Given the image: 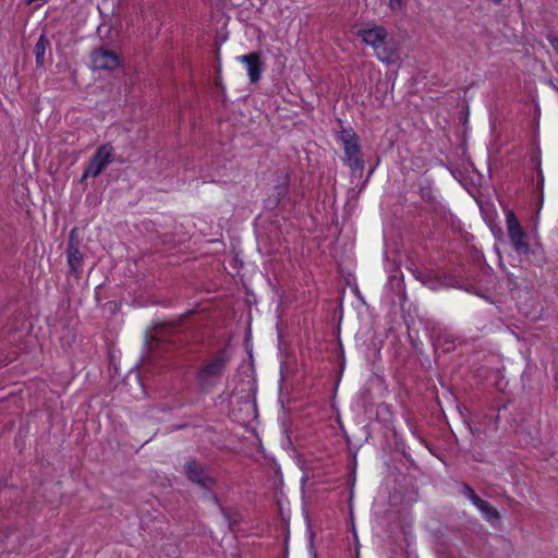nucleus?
I'll return each instance as SVG.
<instances>
[{"label":"nucleus","instance_id":"1","mask_svg":"<svg viewBox=\"0 0 558 558\" xmlns=\"http://www.w3.org/2000/svg\"><path fill=\"white\" fill-rule=\"evenodd\" d=\"M229 362L230 354L220 349L198 369L196 379L201 392L208 393L220 381Z\"/></svg>","mask_w":558,"mask_h":558},{"label":"nucleus","instance_id":"2","mask_svg":"<svg viewBox=\"0 0 558 558\" xmlns=\"http://www.w3.org/2000/svg\"><path fill=\"white\" fill-rule=\"evenodd\" d=\"M114 159V148L110 143L99 146L96 153L92 156L85 168L81 181L87 178L98 177L108 165L112 163Z\"/></svg>","mask_w":558,"mask_h":558},{"label":"nucleus","instance_id":"3","mask_svg":"<svg viewBox=\"0 0 558 558\" xmlns=\"http://www.w3.org/2000/svg\"><path fill=\"white\" fill-rule=\"evenodd\" d=\"M183 468L187 480L205 490L211 492L217 484V480L210 474L209 469L196 459L186 461Z\"/></svg>","mask_w":558,"mask_h":558},{"label":"nucleus","instance_id":"4","mask_svg":"<svg viewBox=\"0 0 558 558\" xmlns=\"http://www.w3.org/2000/svg\"><path fill=\"white\" fill-rule=\"evenodd\" d=\"M506 218L508 236L513 248L518 254L527 255L530 253L527 234L522 229L513 211H508Z\"/></svg>","mask_w":558,"mask_h":558},{"label":"nucleus","instance_id":"5","mask_svg":"<svg viewBox=\"0 0 558 558\" xmlns=\"http://www.w3.org/2000/svg\"><path fill=\"white\" fill-rule=\"evenodd\" d=\"M81 239L78 228H73L70 231L68 245H66V260L69 265V272L78 277L82 272L83 254L80 251Z\"/></svg>","mask_w":558,"mask_h":558},{"label":"nucleus","instance_id":"6","mask_svg":"<svg viewBox=\"0 0 558 558\" xmlns=\"http://www.w3.org/2000/svg\"><path fill=\"white\" fill-rule=\"evenodd\" d=\"M180 326L177 324H160L146 333L147 343L175 342Z\"/></svg>","mask_w":558,"mask_h":558},{"label":"nucleus","instance_id":"7","mask_svg":"<svg viewBox=\"0 0 558 558\" xmlns=\"http://www.w3.org/2000/svg\"><path fill=\"white\" fill-rule=\"evenodd\" d=\"M92 63L96 70H113L119 65V59L114 52L99 48L93 51Z\"/></svg>","mask_w":558,"mask_h":558},{"label":"nucleus","instance_id":"8","mask_svg":"<svg viewBox=\"0 0 558 558\" xmlns=\"http://www.w3.org/2000/svg\"><path fill=\"white\" fill-rule=\"evenodd\" d=\"M357 36L362 38V40L377 50L380 48L385 40L387 39L388 32L383 26H374L371 28H362L357 31Z\"/></svg>","mask_w":558,"mask_h":558},{"label":"nucleus","instance_id":"9","mask_svg":"<svg viewBox=\"0 0 558 558\" xmlns=\"http://www.w3.org/2000/svg\"><path fill=\"white\" fill-rule=\"evenodd\" d=\"M239 60L242 63L246 64L247 73L250 76V82L251 83L258 82L260 78L262 68H263L262 52L254 51L248 54L239 57Z\"/></svg>","mask_w":558,"mask_h":558},{"label":"nucleus","instance_id":"10","mask_svg":"<svg viewBox=\"0 0 558 558\" xmlns=\"http://www.w3.org/2000/svg\"><path fill=\"white\" fill-rule=\"evenodd\" d=\"M380 46L375 53L381 62L393 64L400 59L398 44L395 39L388 36L385 44Z\"/></svg>","mask_w":558,"mask_h":558},{"label":"nucleus","instance_id":"11","mask_svg":"<svg viewBox=\"0 0 558 558\" xmlns=\"http://www.w3.org/2000/svg\"><path fill=\"white\" fill-rule=\"evenodd\" d=\"M344 161L348 163V166L356 171H362L364 169V161L360 157L361 155V145L357 141L349 142L344 144Z\"/></svg>","mask_w":558,"mask_h":558},{"label":"nucleus","instance_id":"12","mask_svg":"<svg viewBox=\"0 0 558 558\" xmlns=\"http://www.w3.org/2000/svg\"><path fill=\"white\" fill-rule=\"evenodd\" d=\"M219 510L223 518L228 521L229 530L231 532H236L238 526L243 519L242 514L233 508H228L223 506H219Z\"/></svg>","mask_w":558,"mask_h":558},{"label":"nucleus","instance_id":"13","mask_svg":"<svg viewBox=\"0 0 558 558\" xmlns=\"http://www.w3.org/2000/svg\"><path fill=\"white\" fill-rule=\"evenodd\" d=\"M48 48H50V40L45 34H41L34 47L36 65L38 68H41L45 64V54Z\"/></svg>","mask_w":558,"mask_h":558},{"label":"nucleus","instance_id":"14","mask_svg":"<svg viewBox=\"0 0 558 558\" xmlns=\"http://www.w3.org/2000/svg\"><path fill=\"white\" fill-rule=\"evenodd\" d=\"M476 507L490 523H495L500 520L499 512L487 500L482 499Z\"/></svg>","mask_w":558,"mask_h":558},{"label":"nucleus","instance_id":"15","mask_svg":"<svg viewBox=\"0 0 558 558\" xmlns=\"http://www.w3.org/2000/svg\"><path fill=\"white\" fill-rule=\"evenodd\" d=\"M393 421H375V423H377L378 425H380V428H385L386 432L384 433V437L388 440L389 439V435L388 433H390L395 439V446L397 449H399V446L400 445H403L400 437H399V433L397 432L396 427L393 426L392 424Z\"/></svg>","mask_w":558,"mask_h":558},{"label":"nucleus","instance_id":"16","mask_svg":"<svg viewBox=\"0 0 558 558\" xmlns=\"http://www.w3.org/2000/svg\"><path fill=\"white\" fill-rule=\"evenodd\" d=\"M462 494L468 497L474 506H477L482 498L475 493V490L466 483L462 485Z\"/></svg>","mask_w":558,"mask_h":558},{"label":"nucleus","instance_id":"17","mask_svg":"<svg viewBox=\"0 0 558 558\" xmlns=\"http://www.w3.org/2000/svg\"><path fill=\"white\" fill-rule=\"evenodd\" d=\"M340 138L343 142V145L349 143V142H353V141H357L359 140L356 133L353 132L352 130H342L341 133H340Z\"/></svg>","mask_w":558,"mask_h":558},{"label":"nucleus","instance_id":"18","mask_svg":"<svg viewBox=\"0 0 558 558\" xmlns=\"http://www.w3.org/2000/svg\"><path fill=\"white\" fill-rule=\"evenodd\" d=\"M407 3V0H389L388 5L392 11H400Z\"/></svg>","mask_w":558,"mask_h":558},{"label":"nucleus","instance_id":"19","mask_svg":"<svg viewBox=\"0 0 558 558\" xmlns=\"http://www.w3.org/2000/svg\"><path fill=\"white\" fill-rule=\"evenodd\" d=\"M547 40L551 45L553 49L558 52V37L553 33H548Z\"/></svg>","mask_w":558,"mask_h":558},{"label":"nucleus","instance_id":"20","mask_svg":"<svg viewBox=\"0 0 558 558\" xmlns=\"http://www.w3.org/2000/svg\"><path fill=\"white\" fill-rule=\"evenodd\" d=\"M463 422H464V424H465V425H468V426H469V428H470L471 430H473V426H472V424H480V423H481V421H469V420H465V421H463Z\"/></svg>","mask_w":558,"mask_h":558},{"label":"nucleus","instance_id":"21","mask_svg":"<svg viewBox=\"0 0 558 558\" xmlns=\"http://www.w3.org/2000/svg\"><path fill=\"white\" fill-rule=\"evenodd\" d=\"M416 279H418L423 284H427L428 281H427V277L426 276H423V275H416Z\"/></svg>","mask_w":558,"mask_h":558},{"label":"nucleus","instance_id":"22","mask_svg":"<svg viewBox=\"0 0 558 558\" xmlns=\"http://www.w3.org/2000/svg\"><path fill=\"white\" fill-rule=\"evenodd\" d=\"M209 493L211 494V500H213L216 505H218V507H219V506H221V505L219 504V498H218V496H217L213 490H211V492H209Z\"/></svg>","mask_w":558,"mask_h":558},{"label":"nucleus","instance_id":"23","mask_svg":"<svg viewBox=\"0 0 558 558\" xmlns=\"http://www.w3.org/2000/svg\"><path fill=\"white\" fill-rule=\"evenodd\" d=\"M7 486H8L7 480H5V478H0V490H1L3 487H7Z\"/></svg>","mask_w":558,"mask_h":558},{"label":"nucleus","instance_id":"24","mask_svg":"<svg viewBox=\"0 0 558 558\" xmlns=\"http://www.w3.org/2000/svg\"><path fill=\"white\" fill-rule=\"evenodd\" d=\"M215 83H216V85L221 89V92H222V93H225V87H223V85L221 84V82H220V81H218V80H216V81H215Z\"/></svg>","mask_w":558,"mask_h":558},{"label":"nucleus","instance_id":"25","mask_svg":"<svg viewBox=\"0 0 558 558\" xmlns=\"http://www.w3.org/2000/svg\"><path fill=\"white\" fill-rule=\"evenodd\" d=\"M364 428L366 429L367 437L371 435V429H374V427H372L371 424H367Z\"/></svg>","mask_w":558,"mask_h":558},{"label":"nucleus","instance_id":"26","mask_svg":"<svg viewBox=\"0 0 558 558\" xmlns=\"http://www.w3.org/2000/svg\"><path fill=\"white\" fill-rule=\"evenodd\" d=\"M7 550V546L4 545V543L1 541L0 542V554L1 553H4Z\"/></svg>","mask_w":558,"mask_h":558},{"label":"nucleus","instance_id":"27","mask_svg":"<svg viewBox=\"0 0 558 558\" xmlns=\"http://www.w3.org/2000/svg\"><path fill=\"white\" fill-rule=\"evenodd\" d=\"M286 192H287V187L286 186H281L280 187V192H278V195L284 194Z\"/></svg>","mask_w":558,"mask_h":558},{"label":"nucleus","instance_id":"28","mask_svg":"<svg viewBox=\"0 0 558 558\" xmlns=\"http://www.w3.org/2000/svg\"><path fill=\"white\" fill-rule=\"evenodd\" d=\"M283 427H284V432L287 433V435L289 436V433H290V426L287 425V424H283Z\"/></svg>","mask_w":558,"mask_h":558},{"label":"nucleus","instance_id":"29","mask_svg":"<svg viewBox=\"0 0 558 558\" xmlns=\"http://www.w3.org/2000/svg\"><path fill=\"white\" fill-rule=\"evenodd\" d=\"M313 558H317V554H316V551H314V554H313Z\"/></svg>","mask_w":558,"mask_h":558}]
</instances>
